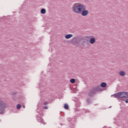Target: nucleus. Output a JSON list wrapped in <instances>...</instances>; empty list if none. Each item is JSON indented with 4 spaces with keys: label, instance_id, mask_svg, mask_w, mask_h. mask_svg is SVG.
<instances>
[{
    "label": "nucleus",
    "instance_id": "nucleus-7",
    "mask_svg": "<svg viewBox=\"0 0 128 128\" xmlns=\"http://www.w3.org/2000/svg\"><path fill=\"white\" fill-rule=\"evenodd\" d=\"M100 86L102 88H106V82H102Z\"/></svg>",
    "mask_w": 128,
    "mask_h": 128
},
{
    "label": "nucleus",
    "instance_id": "nucleus-2",
    "mask_svg": "<svg viewBox=\"0 0 128 128\" xmlns=\"http://www.w3.org/2000/svg\"><path fill=\"white\" fill-rule=\"evenodd\" d=\"M114 98H118L121 100H124L126 98H128V92H119L114 95Z\"/></svg>",
    "mask_w": 128,
    "mask_h": 128
},
{
    "label": "nucleus",
    "instance_id": "nucleus-9",
    "mask_svg": "<svg viewBox=\"0 0 128 128\" xmlns=\"http://www.w3.org/2000/svg\"><path fill=\"white\" fill-rule=\"evenodd\" d=\"M70 82H71V84H74V82H76V80L74 78L70 80Z\"/></svg>",
    "mask_w": 128,
    "mask_h": 128
},
{
    "label": "nucleus",
    "instance_id": "nucleus-16",
    "mask_svg": "<svg viewBox=\"0 0 128 128\" xmlns=\"http://www.w3.org/2000/svg\"><path fill=\"white\" fill-rule=\"evenodd\" d=\"M44 108L45 110L48 109V106H45L44 107Z\"/></svg>",
    "mask_w": 128,
    "mask_h": 128
},
{
    "label": "nucleus",
    "instance_id": "nucleus-5",
    "mask_svg": "<svg viewBox=\"0 0 128 128\" xmlns=\"http://www.w3.org/2000/svg\"><path fill=\"white\" fill-rule=\"evenodd\" d=\"M74 36V35L72 34H68L65 36V38L67 40L68 38H72Z\"/></svg>",
    "mask_w": 128,
    "mask_h": 128
},
{
    "label": "nucleus",
    "instance_id": "nucleus-10",
    "mask_svg": "<svg viewBox=\"0 0 128 128\" xmlns=\"http://www.w3.org/2000/svg\"><path fill=\"white\" fill-rule=\"evenodd\" d=\"M64 108L65 110H68V104H64Z\"/></svg>",
    "mask_w": 128,
    "mask_h": 128
},
{
    "label": "nucleus",
    "instance_id": "nucleus-13",
    "mask_svg": "<svg viewBox=\"0 0 128 128\" xmlns=\"http://www.w3.org/2000/svg\"><path fill=\"white\" fill-rule=\"evenodd\" d=\"M73 44H74V46H76V45L78 44V42H74Z\"/></svg>",
    "mask_w": 128,
    "mask_h": 128
},
{
    "label": "nucleus",
    "instance_id": "nucleus-6",
    "mask_svg": "<svg viewBox=\"0 0 128 128\" xmlns=\"http://www.w3.org/2000/svg\"><path fill=\"white\" fill-rule=\"evenodd\" d=\"M119 74L121 76H124L126 74V73L124 71H120Z\"/></svg>",
    "mask_w": 128,
    "mask_h": 128
},
{
    "label": "nucleus",
    "instance_id": "nucleus-14",
    "mask_svg": "<svg viewBox=\"0 0 128 128\" xmlns=\"http://www.w3.org/2000/svg\"><path fill=\"white\" fill-rule=\"evenodd\" d=\"M48 104V102H44V105Z\"/></svg>",
    "mask_w": 128,
    "mask_h": 128
},
{
    "label": "nucleus",
    "instance_id": "nucleus-17",
    "mask_svg": "<svg viewBox=\"0 0 128 128\" xmlns=\"http://www.w3.org/2000/svg\"><path fill=\"white\" fill-rule=\"evenodd\" d=\"M22 107L24 108H26V106H23Z\"/></svg>",
    "mask_w": 128,
    "mask_h": 128
},
{
    "label": "nucleus",
    "instance_id": "nucleus-3",
    "mask_svg": "<svg viewBox=\"0 0 128 128\" xmlns=\"http://www.w3.org/2000/svg\"><path fill=\"white\" fill-rule=\"evenodd\" d=\"M6 108V104H4L2 98H0V110L2 112H0V114H4V109Z\"/></svg>",
    "mask_w": 128,
    "mask_h": 128
},
{
    "label": "nucleus",
    "instance_id": "nucleus-12",
    "mask_svg": "<svg viewBox=\"0 0 128 128\" xmlns=\"http://www.w3.org/2000/svg\"><path fill=\"white\" fill-rule=\"evenodd\" d=\"M86 42H88V40L86 39H83L82 44H84V43L86 44Z\"/></svg>",
    "mask_w": 128,
    "mask_h": 128
},
{
    "label": "nucleus",
    "instance_id": "nucleus-1",
    "mask_svg": "<svg viewBox=\"0 0 128 128\" xmlns=\"http://www.w3.org/2000/svg\"><path fill=\"white\" fill-rule=\"evenodd\" d=\"M72 10L73 12L77 14H82V16H86L90 14L86 6L80 3L74 4L72 6Z\"/></svg>",
    "mask_w": 128,
    "mask_h": 128
},
{
    "label": "nucleus",
    "instance_id": "nucleus-8",
    "mask_svg": "<svg viewBox=\"0 0 128 128\" xmlns=\"http://www.w3.org/2000/svg\"><path fill=\"white\" fill-rule=\"evenodd\" d=\"M40 12H41V14H44L46 12V9L42 8Z\"/></svg>",
    "mask_w": 128,
    "mask_h": 128
},
{
    "label": "nucleus",
    "instance_id": "nucleus-11",
    "mask_svg": "<svg viewBox=\"0 0 128 128\" xmlns=\"http://www.w3.org/2000/svg\"><path fill=\"white\" fill-rule=\"evenodd\" d=\"M20 108H22V105L18 104L16 106V108H18V110H20Z\"/></svg>",
    "mask_w": 128,
    "mask_h": 128
},
{
    "label": "nucleus",
    "instance_id": "nucleus-15",
    "mask_svg": "<svg viewBox=\"0 0 128 128\" xmlns=\"http://www.w3.org/2000/svg\"><path fill=\"white\" fill-rule=\"evenodd\" d=\"M126 104H128V99H126Z\"/></svg>",
    "mask_w": 128,
    "mask_h": 128
},
{
    "label": "nucleus",
    "instance_id": "nucleus-4",
    "mask_svg": "<svg viewBox=\"0 0 128 128\" xmlns=\"http://www.w3.org/2000/svg\"><path fill=\"white\" fill-rule=\"evenodd\" d=\"M90 42L92 44H94L96 42V38H92L90 39Z\"/></svg>",
    "mask_w": 128,
    "mask_h": 128
}]
</instances>
